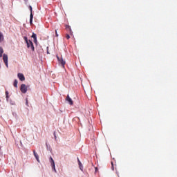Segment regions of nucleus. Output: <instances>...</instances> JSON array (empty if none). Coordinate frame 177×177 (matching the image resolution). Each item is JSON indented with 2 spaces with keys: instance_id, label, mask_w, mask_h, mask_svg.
<instances>
[{
  "instance_id": "obj_1",
  "label": "nucleus",
  "mask_w": 177,
  "mask_h": 177,
  "mask_svg": "<svg viewBox=\"0 0 177 177\" xmlns=\"http://www.w3.org/2000/svg\"><path fill=\"white\" fill-rule=\"evenodd\" d=\"M24 39L27 44V48H30L31 50L34 52L35 50V48H34V44H32V41L31 40H28V38H27V37H24Z\"/></svg>"
},
{
  "instance_id": "obj_2",
  "label": "nucleus",
  "mask_w": 177,
  "mask_h": 177,
  "mask_svg": "<svg viewBox=\"0 0 177 177\" xmlns=\"http://www.w3.org/2000/svg\"><path fill=\"white\" fill-rule=\"evenodd\" d=\"M57 60L59 63V64H61V66L63 67V68H64V66L66 65V61L63 60L62 57H59V56L57 55Z\"/></svg>"
},
{
  "instance_id": "obj_3",
  "label": "nucleus",
  "mask_w": 177,
  "mask_h": 177,
  "mask_svg": "<svg viewBox=\"0 0 177 177\" xmlns=\"http://www.w3.org/2000/svg\"><path fill=\"white\" fill-rule=\"evenodd\" d=\"M29 9L30 10V24H32V19H34V15H32V7L31 6H29Z\"/></svg>"
},
{
  "instance_id": "obj_4",
  "label": "nucleus",
  "mask_w": 177,
  "mask_h": 177,
  "mask_svg": "<svg viewBox=\"0 0 177 177\" xmlns=\"http://www.w3.org/2000/svg\"><path fill=\"white\" fill-rule=\"evenodd\" d=\"M20 91H21V92H22V93H27V86H26V84H22L21 85Z\"/></svg>"
},
{
  "instance_id": "obj_5",
  "label": "nucleus",
  "mask_w": 177,
  "mask_h": 177,
  "mask_svg": "<svg viewBox=\"0 0 177 177\" xmlns=\"http://www.w3.org/2000/svg\"><path fill=\"white\" fill-rule=\"evenodd\" d=\"M3 60L5 65L6 66V67L8 68L9 67V65L8 64V55H6V54L3 55Z\"/></svg>"
},
{
  "instance_id": "obj_6",
  "label": "nucleus",
  "mask_w": 177,
  "mask_h": 177,
  "mask_svg": "<svg viewBox=\"0 0 177 177\" xmlns=\"http://www.w3.org/2000/svg\"><path fill=\"white\" fill-rule=\"evenodd\" d=\"M66 100L69 103V104H71V106H73V104H74V102H73V100L70 97V95H68L66 96Z\"/></svg>"
},
{
  "instance_id": "obj_7",
  "label": "nucleus",
  "mask_w": 177,
  "mask_h": 177,
  "mask_svg": "<svg viewBox=\"0 0 177 177\" xmlns=\"http://www.w3.org/2000/svg\"><path fill=\"white\" fill-rule=\"evenodd\" d=\"M17 76L19 80H20V81L26 80V77H24V75L23 73H18Z\"/></svg>"
},
{
  "instance_id": "obj_8",
  "label": "nucleus",
  "mask_w": 177,
  "mask_h": 177,
  "mask_svg": "<svg viewBox=\"0 0 177 177\" xmlns=\"http://www.w3.org/2000/svg\"><path fill=\"white\" fill-rule=\"evenodd\" d=\"M65 28H66V31H68L69 33L71 34V35H73V30H71V26H70L68 25H66Z\"/></svg>"
},
{
  "instance_id": "obj_9",
  "label": "nucleus",
  "mask_w": 177,
  "mask_h": 177,
  "mask_svg": "<svg viewBox=\"0 0 177 177\" xmlns=\"http://www.w3.org/2000/svg\"><path fill=\"white\" fill-rule=\"evenodd\" d=\"M77 162L79 164V168L80 169H81L82 171H84V166L82 165V163L81 162V160H80V158H77Z\"/></svg>"
},
{
  "instance_id": "obj_10",
  "label": "nucleus",
  "mask_w": 177,
  "mask_h": 177,
  "mask_svg": "<svg viewBox=\"0 0 177 177\" xmlns=\"http://www.w3.org/2000/svg\"><path fill=\"white\" fill-rule=\"evenodd\" d=\"M33 154H34L37 161H38V162H39V156H38V153H37V152H35V150H33Z\"/></svg>"
},
{
  "instance_id": "obj_11",
  "label": "nucleus",
  "mask_w": 177,
  "mask_h": 177,
  "mask_svg": "<svg viewBox=\"0 0 177 177\" xmlns=\"http://www.w3.org/2000/svg\"><path fill=\"white\" fill-rule=\"evenodd\" d=\"M50 164H51L53 171H54L55 172H57L56 167L55 166V160H53V162H51Z\"/></svg>"
},
{
  "instance_id": "obj_12",
  "label": "nucleus",
  "mask_w": 177,
  "mask_h": 177,
  "mask_svg": "<svg viewBox=\"0 0 177 177\" xmlns=\"http://www.w3.org/2000/svg\"><path fill=\"white\" fill-rule=\"evenodd\" d=\"M17 84H19V82L17 81V80H15L14 84H13V86H15V88H17Z\"/></svg>"
},
{
  "instance_id": "obj_13",
  "label": "nucleus",
  "mask_w": 177,
  "mask_h": 177,
  "mask_svg": "<svg viewBox=\"0 0 177 177\" xmlns=\"http://www.w3.org/2000/svg\"><path fill=\"white\" fill-rule=\"evenodd\" d=\"M3 54V48L0 47V57H2V55Z\"/></svg>"
},
{
  "instance_id": "obj_14",
  "label": "nucleus",
  "mask_w": 177,
  "mask_h": 177,
  "mask_svg": "<svg viewBox=\"0 0 177 177\" xmlns=\"http://www.w3.org/2000/svg\"><path fill=\"white\" fill-rule=\"evenodd\" d=\"M2 41H3V35L0 32V42H2Z\"/></svg>"
},
{
  "instance_id": "obj_15",
  "label": "nucleus",
  "mask_w": 177,
  "mask_h": 177,
  "mask_svg": "<svg viewBox=\"0 0 177 177\" xmlns=\"http://www.w3.org/2000/svg\"><path fill=\"white\" fill-rule=\"evenodd\" d=\"M6 97L7 100H8V99H9V92H8V91H6Z\"/></svg>"
},
{
  "instance_id": "obj_16",
  "label": "nucleus",
  "mask_w": 177,
  "mask_h": 177,
  "mask_svg": "<svg viewBox=\"0 0 177 177\" xmlns=\"http://www.w3.org/2000/svg\"><path fill=\"white\" fill-rule=\"evenodd\" d=\"M32 38H33V39H35V38H37V34L32 33Z\"/></svg>"
},
{
  "instance_id": "obj_17",
  "label": "nucleus",
  "mask_w": 177,
  "mask_h": 177,
  "mask_svg": "<svg viewBox=\"0 0 177 177\" xmlns=\"http://www.w3.org/2000/svg\"><path fill=\"white\" fill-rule=\"evenodd\" d=\"M66 39H70V35L66 34Z\"/></svg>"
},
{
  "instance_id": "obj_18",
  "label": "nucleus",
  "mask_w": 177,
  "mask_h": 177,
  "mask_svg": "<svg viewBox=\"0 0 177 177\" xmlns=\"http://www.w3.org/2000/svg\"><path fill=\"white\" fill-rule=\"evenodd\" d=\"M53 158H52V156H50V162L51 163V162H53Z\"/></svg>"
},
{
  "instance_id": "obj_19",
  "label": "nucleus",
  "mask_w": 177,
  "mask_h": 177,
  "mask_svg": "<svg viewBox=\"0 0 177 177\" xmlns=\"http://www.w3.org/2000/svg\"><path fill=\"white\" fill-rule=\"evenodd\" d=\"M55 35H56V37H59V35L57 34V30H55Z\"/></svg>"
},
{
  "instance_id": "obj_20",
  "label": "nucleus",
  "mask_w": 177,
  "mask_h": 177,
  "mask_svg": "<svg viewBox=\"0 0 177 177\" xmlns=\"http://www.w3.org/2000/svg\"><path fill=\"white\" fill-rule=\"evenodd\" d=\"M33 42H35V44H37V37L35 39H34Z\"/></svg>"
},
{
  "instance_id": "obj_21",
  "label": "nucleus",
  "mask_w": 177,
  "mask_h": 177,
  "mask_svg": "<svg viewBox=\"0 0 177 177\" xmlns=\"http://www.w3.org/2000/svg\"><path fill=\"white\" fill-rule=\"evenodd\" d=\"M111 164H112L111 169H113V171H114V165H113V162H111Z\"/></svg>"
},
{
  "instance_id": "obj_22",
  "label": "nucleus",
  "mask_w": 177,
  "mask_h": 177,
  "mask_svg": "<svg viewBox=\"0 0 177 177\" xmlns=\"http://www.w3.org/2000/svg\"><path fill=\"white\" fill-rule=\"evenodd\" d=\"M95 172H97V167H95Z\"/></svg>"
},
{
  "instance_id": "obj_23",
  "label": "nucleus",
  "mask_w": 177,
  "mask_h": 177,
  "mask_svg": "<svg viewBox=\"0 0 177 177\" xmlns=\"http://www.w3.org/2000/svg\"><path fill=\"white\" fill-rule=\"evenodd\" d=\"M55 139H56V134H55Z\"/></svg>"
},
{
  "instance_id": "obj_24",
  "label": "nucleus",
  "mask_w": 177,
  "mask_h": 177,
  "mask_svg": "<svg viewBox=\"0 0 177 177\" xmlns=\"http://www.w3.org/2000/svg\"><path fill=\"white\" fill-rule=\"evenodd\" d=\"M26 103H28V100H26Z\"/></svg>"
}]
</instances>
